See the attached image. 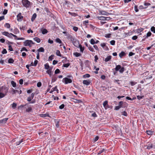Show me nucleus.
Instances as JSON below:
<instances>
[{
	"mask_svg": "<svg viewBox=\"0 0 155 155\" xmlns=\"http://www.w3.org/2000/svg\"><path fill=\"white\" fill-rule=\"evenodd\" d=\"M115 69L116 71H119L120 73H123L124 71V67H121L120 65H116Z\"/></svg>",
	"mask_w": 155,
	"mask_h": 155,
	"instance_id": "1",
	"label": "nucleus"
},
{
	"mask_svg": "<svg viewBox=\"0 0 155 155\" xmlns=\"http://www.w3.org/2000/svg\"><path fill=\"white\" fill-rule=\"evenodd\" d=\"M8 88L5 85L0 87V91L7 94L8 91Z\"/></svg>",
	"mask_w": 155,
	"mask_h": 155,
	"instance_id": "2",
	"label": "nucleus"
},
{
	"mask_svg": "<svg viewBox=\"0 0 155 155\" xmlns=\"http://www.w3.org/2000/svg\"><path fill=\"white\" fill-rule=\"evenodd\" d=\"M24 45L25 46H29L30 47L31 46V45L35 44V43L32 40H26L24 42Z\"/></svg>",
	"mask_w": 155,
	"mask_h": 155,
	"instance_id": "3",
	"label": "nucleus"
},
{
	"mask_svg": "<svg viewBox=\"0 0 155 155\" xmlns=\"http://www.w3.org/2000/svg\"><path fill=\"white\" fill-rule=\"evenodd\" d=\"M22 3L23 5L26 8L29 7L30 5V2L28 0H22Z\"/></svg>",
	"mask_w": 155,
	"mask_h": 155,
	"instance_id": "4",
	"label": "nucleus"
},
{
	"mask_svg": "<svg viewBox=\"0 0 155 155\" xmlns=\"http://www.w3.org/2000/svg\"><path fill=\"white\" fill-rule=\"evenodd\" d=\"M62 82L64 83L65 84H67L69 83H71L72 82L71 79L69 78H68L65 77L63 78Z\"/></svg>",
	"mask_w": 155,
	"mask_h": 155,
	"instance_id": "5",
	"label": "nucleus"
},
{
	"mask_svg": "<svg viewBox=\"0 0 155 155\" xmlns=\"http://www.w3.org/2000/svg\"><path fill=\"white\" fill-rule=\"evenodd\" d=\"M119 105L121 107L124 108L127 106L128 104L126 102L123 103L122 101H120L119 103Z\"/></svg>",
	"mask_w": 155,
	"mask_h": 155,
	"instance_id": "6",
	"label": "nucleus"
},
{
	"mask_svg": "<svg viewBox=\"0 0 155 155\" xmlns=\"http://www.w3.org/2000/svg\"><path fill=\"white\" fill-rule=\"evenodd\" d=\"M25 108H26L25 111L27 112H31L32 111V108L30 107V105H28V104L27 103V105H26L25 107Z\"/></svg>",
	"mask_w": 155,
	"mask_h": 155,
	"instance_id": "7",
	"label": "nucleus"
},
{
	"mask_svg": "<svg viewBox=\"0 0 155 155\" xmlns=\"http://www.w3.org/2000/svg\"><path fill=\"white\" fill-rule=\"evenodd\" d=\"M72 43L75 46L78 48H79L81 45L80 44L79 41L77 39H76V40L75 41Z\"/></svg>",
	"mask_w": 155,
	"mask_h": 155,
	"instance_id": "8",
	"label": "nucleus"
},
{
	"mask_svg": "<svg viewBox=\"0 0 155 155\" xmlns=\"http://www.w3.org/2000/svg\"><path fill=\"white\" fill-rule=\"evenodd\" d=\"M17 21H22L23 19V16L21 15V13H19L17 16Z\"/></svg>",
	"mask_w": 155,
	"mask_h": 155,
	"instance_id": "9",
	"label": "nucleus"
},
{
	"mask_svg": "<svg viewBox=\"0 0 155 155\" xmlns=\"http://www.w3.org/2000/svg\"><path fill=\"white\" fill-rule=\"evenodd\" d=\"M35 94V93H32L31 95V96L27 98V101L30 102L31 101V100L33 98Z\"/></svg>",
	"mask_w": 155,
	"mask_h": 155,
	"instance_id": "10",
	"label": "nucleus"
},
{
	"mask_svg": "<svg viewBox=\"0 0 155 155\" xmlns=\"http://www.w3.org/2000/svg\"><path fill=\"white\" fill-rule=\"evenodd\" d=\"M99 12V14L102 15H108L109 14V13L104 11H100Z\"/></svg>",
	"mask_w": 155,
	"mask_h": 155,
	"instance_id": "11",
	"label": "nucleus"
},
{
	"mask_svg": "<svg viewBox=\"0 0 155 155\" xmlns=\"http://www.w3.org/2000/svg\"><path fill=\"white\" fill-rule=\"evenodd\" d=\"M103 105L105 109H106L108 108V101H104L103 103Z\"/></svg>",
	"mask_w": 155,
	"mask_h": 155,
	"instance_id": "12",
	"label": "nucleus"
},
{
	"mask_svg": "<svg viewBox=\"0 0 155 155\" xmlns=\"http://www.w3.org/2000/svg\"><path fill=\"white\" fill-rule=\"evenodd\" d=\"M8 118H5L2 120H0V124L6 123L7 121L8 120Z\"/></svg>",
	"mask_w": 155,
	"mask_h": 155,
	"instance_id": "13",
	"label": "nucleus"
},
{
	"mask_svg": "<svg viewBox=\"0 0 155 155\" xmlns=\"http://www.w3.org/2000/svg\"><path fill=\"white\" fill-rule=\"evenodd\" d=\"M41 31L42 34L43 35L45 34L48 32V31L45 28H41Z\"/></svg>",
	"mask_w": 155,
	"mask_h": 155,
	"instance_id": "14",
	"label": "nucleus"
},
{
	"mask_svg": "<svg viewBox=\"0 0 155 155\" xmlns=\"http://www.w3.org/2000/svg\"><path fill=\"white\" fill-rule=\"evenodd\" d=\"M91 82L90 81H87L86 80H84L83 81V83L84 84H85L87 85H88L90 84Z\"/></svg>",
	"mask_w": 155,
	"mask_h": 155,
	"instance_id": "15",
	"label": "nucleus"
},
{
	"mask_svg": "<svg viewBox=\"0 0 155 155\" xmlns=\"http://www.w3.org/2000/svg\"><path fill=\"white\" fill-rule=\"evenodd\" d=\"M57 79V77L55 75H54L52 77L51 82H54L56 81Z\"/></svg>",
	"mask_w": 155,
	"mask_h": 155,
	"instance_id": "16",
	"label": "nucleus"
},
{
	"mask_svg": "<svg viewBox=\"0 0 155 155\" xmlns=\"http://www.w3.org/2000/svg\"><path fill=\"white\" fill-rule=\"evenodd\" d=\"M126 54L125 52L123 51H122L120 53L119 56L120 58H122L123 57L125 56Z\"/></svg>",
	"mask_w": 155,
	"mask_h": 155,
	"instance_id": "17",
	"label": "nucleus"
},
{
	"mask_svg": "<svg viewBox=\"0 0 155 155\" xmlns=\"http://www.w3.org/2000/svg\"><path fill=\"white\" fill-rule=\"evenodd\" d=\"M36 16H37L36 14V13L34 14L32 16V17H31V21H32L33 22L35 20V19L36 18Z\"/></svg>",
	"mask_w": 155,
	"mask_h": 155,
	"instance_id": "18",
	"label": "nucleus"
},
{
	"mask_svg": "<svg viewBox=\"0 0 155 155\" xmlns=\"http://www.w3.org/2000/svg\"><path fill=\"white\" fill-rule=\"evenodd\" d=\"M33 39L37 43H39L41 41V40L40 38L38 37H35L33 38Z\"/></svg>",
	"mask_w": 155,
	"mask_h": 155,
	"instance_id": "19",
	"label": "nucleus"
},
{
	"mask_svg": "<svg viewBox=\"0 0 155 155\" xmlns=\"http://www.w3.org/2000/svg\"><path fill=\"white\" fill-rule=\"evenodd\" d=\"M111 58V55H109L105 58L104 61L105 62H107L110 60Z\"/></svg>",
	"mask_w": 155,
	"mask_h": 155,
	"instance_id": "20",
	"label": "nucleus"
},
{
	"mask_svg": "<svg viewBox=\"0 0 155 155\" xmlns=\"http://www.w3.org/2000/svg\"><path fill=\"white\" fill-rule=\"evenodd\" d=\"M47 14V15H49L50 17L54 18V15L50 11Z\"/></svg>",
	"mask_w": 155,
	"mask_h": 155,
	"instance_id": "21",
	"label": "nucleus"
},
{
	"mask_svg": "<svg viewBox=\"0 0 155 155\" xmlns=\"http://www.w3.org/2000/svg\"><path fill=\"white\" fill-rule=\"evenodd\" d=\"M40 116L41 117H49V115L48 114H40Z\"/></svg>",
	"mask_w": 155,
	"mask_h": 155,
	"instance_id": "22",
	"label": "nucleus"
},
{
	"mask_svg": "<svg viewBox=\"0 0 155 155\" xmlns=\"http://www.w3.org/2000/svg\"><path fill=\"white\" fill-rule=\"evenodd\" d=\"M98 18V19L100 20L104 21L106 20L107 19L106 17H104L103 16L99 17Z\"/></svg>",
	"mask_w": 155,
	"mask_h": 155,
	"instance_id": "23",
	"label": "nucleus"
},
{
	"mask_svg": "<svg viewBox=\"0 0 155 155\" xmlns=\"http://www.w3.org/2000/svg\"><path fill=\"white\" fill-rule=\"evenodd\" d=\"M14 33L15 34H17L19 33V31L18 29L17 28H15L14 29Z\"/></svg>",
	"mask_w": 155,
	"mask_h": 155,
	"instance_id": "24",
	"label": "nucleus"
},
{
	"mask_svg": "<svg viewBox=\"0 0 155 155\" xmlns=\"http://www.w3.org/2000/svg\"><path fill=\"white\" fill-rule=\"evenodd\" d=\"M153 148V144L152 143H150L147 146V148L148 149H150L152 148Z\"/></svg>",
	"mask_w": 155,
	"mask_h": 155,
	"instance_id": "25",
	"label": "nucleus"
},
{
	"mask_svg": "<svg viewBox=\"0 0 155 155\" xmlns=\"http://www.w3.org/2000/svg\"><path fill=\"white\" fill-rule=\"evenodd\" d=\"M6 94L0 91V99L4 97Z\"/></svg>",
	"mask_w": 155,
	"mask_h": 155,
	"instance_id": "26",
	"label": "nucleus"
},
{
	"mask_svg": "<svg viewBox=\"0 0 155 155\" xmlns=\"http://www.w3.org/2000/svg\"><path fill=\"white\" fill-rule=\"evenodd\" d=\"M70 4V2H69L66 0L65 1V2H64L63 5L64 6L67 5L68 6V5H69Z\"/></svg>",
	"mask_w": 155,
	"mask_h": 155,
	"instance_id": "27",
	"label": "nucleus"
},
{
	"mask_svg": "<svg viewBox=\"0 0 155 155\" xmlns=\"http://www.w3.org/2000/svg\"><path fill=\"white\" fill-rule=\"evenodd\" d=\"M38 51L39 52H44L45 51L43 47H40L38 50Z\"/></svg>",
	"mask_w": 155,
	"mask_h": 155,
	"instance_id": "28",
	"label": "nucleus"
},
{
	"mask_svg": "<svg viewBox=\"0 0 155 155\" xmlns=\"http://www.w3.org/2000/svg\"><path fill=\"white\" fill-rule=\"evenodd\" d=\"M68 13L71 15L75 17L77 15L76 13L74 12L72 13L69 12H68Z\"/></svg>",
	"mask_w": 155,
	"mask_h": 155,
	"instance_id": "29",
	"label": "nucleus"
},
{
	"mask_svg": "<svg viewBox=\"0 0 155 155\" xmlns=\"http://www.w3.org/2000/svg\"><path fill=\"white\" fill-rule=\"evenodd\" d=\"M4 27L8 28H9L11 27L10 25L8 23H6L4 25Z\"/></svg>",
	"mask_w": 155,
	"mask_h": 155,
	"instance_id": "30",
	"label": "nucleus"
},
{
	"mask_svg": "<svg viewBox=\"0 0 155 155\" xmlns=\"http://www.w3.org/2000/svg\"><path fill=\"white\" fill-rule=\"evenodd\" d=\"M73 54L76 57H79L81 55V54L80 53H78L77 52H74L73 53Z\"/></svg>",
	"mask_w": 155,
	"mask_h": 155,
	"instance_id": "31",
	"label": "nucleus"
},
{
	"mask_svg": "<svg viewBox=\"0 0 155 155\" xmlns=\"http://www.w3.org/2000/svg\"><path fill=\"white\" fill-rule=\"evenodd\" d=\"M126 98L127 100L131 101L135 100L136 99V97H133L132 98H131L130 97L128 96L126 97Z\"/></svg>",
	"mask_w": 155,
	"mask_h": 155,
	"instance_id": "32",
	"label": "nucleus"
},
{
	"mask_svg": "<svg viewBox=\"0 0 155 155\" xmlns=\"http://www.w3.org/2000/svg\"><path fill=\"white\" fill-rule=\"evenodd\" d=\"M26 105H27V103L26 104H25V105H23V104H21V105H20V106H19L18 107V109H20V108H21L24 107H25V106H26Z\"/></svg>",
	"mask_w": 155,
	"mask_h": 155,
	"instance_id": "33",
	"label": "nucleus"
},
{
	"mask_svg": "<svg viewBox=\"0 0 155 155\" xmlns=\"http://www.w3.org/2000/svg\"><path fill=\"white\" fill-rule=\"evenodd\" d=\"M11 84L13 87H16V83L14 81H12L11 82Z\"/></svg>",
	"mask_w": 155,
	"mask_h": 155,
	"instance_id": "34",
	"label": "nucleus"
},
{
	"mask_svg": "<svg viewBox=\"0 0 155 155\" xmlns=\"http://www.w3.org/2000/svg\"><path fill=\"white\" fill-rule=\"evenodd\" d=\"M89 50L91 51V52H94V49L93 47L91 46L90 45H89V47L88 48Z\"/></svg>",
	"mask_w": 155,
	"mask_h": 155,
	"instance_id": "35",
	"label": "nucleus"
},
{
	"mask_svg": "<svg viewBox=\"0 0 155 155\" xmlns=\"http://www.w3.org/2000/svg\"><path fill=\"white\" fill-rule=\"evenodd\" d=\"M14 61V60L12 58H9L8 60V63H13Z\"/></svg>",
	"mask_w": 155,
	"mask_h": 155,
	"instance_id": "36",
	"label": "nucleus"
},
{
	"mask_svg": "<svg viewBox=\"0 0 155 155\" xmlns=\"http://www.w3.org/2000/svg\"><path fill=\"white\" fill-rule=\"evenodd\" d=\"M45 68L46 69H48L50 68V67L48 63H46L45 65Z\"/></svg>",
	"mask_w": 155,
	"mask_h": 155,
	"instance_id": "37",
	"label": "nucleus"
},
{
	"mask_svg": "<svg viewBox=\"0 0 155 155\" xmlns=\"http://www.w3.org/2000/svg\"><path fill=\"white\" fill-rule=\"evenodd\" d=\"M70 64L69 63L64 64L63 65L62 67L65 68H68L70 66Z\"/></svg>",
	"mask_w": 155,
	"mask_h": 155,
	"instance_id": "38",
	"label": "nucleus"
},
{
	"mask_svg": "<svg viewBox=\"0 0 155 155\" xmlns=\"http://www.w3.org/2000/svg\"><path fill=\"white\" fill-rule=\"evenodd\" d=\"M56 55L59 56L61 57V56L60 51L58 50H57L56 52Z\"/></svg>",
	"mask_w": 155,
	"mask_h": 155,
	"instance_id": "39",
	"label": "nucleus"
},
{
	"mask_svg": "<svg viewBox=\"0 0 155 155\" xmlns=\"http://www.w3.org/2000/svg\"><path fill=\"white\" fill-rule=\"evenodd\" d=\"M55 41H56L57 42V43H58L59 44H61L62 43V41H61V40L58 38H56V40H55Z\"/></svg>",
	"mask_w": 155,
	"mask_h": 155,
	"instance_id": "40",
	"label": "nucleus"
},
{
	"mask_svg": "<svg viewBox=\"0 0 155 155\" xmlns=\"http://www.w3.org/2000/svg\"><path fill=\"white\" fill-rule=\"evenodd\" d=\"M17 93H19V91L17 90H15L14 89L12 88V94H15Z\"/></svg>",
	"mask_w": 155,
	"mask_h": 155,
	"instance_id": "41",
	"label": "nucleus"
},
{
	"mask_svg": "<svg viewBox=\"0 0 155 155\" xmlns=\"http://www.w3.org/2000/svg\"><path fill=\"white\" fill-rule=\"evenodd\" d=\"M60 121L56 122V126L57 128H59L60 126Z\"/></svg>",
	"mask_w": 155,
	"mask_h": 155,
	"instance_id": "42",
	"label": "nucleus"
},
{
	"mask_svg": "<svg viewBox=\"0 0 155 155\" xmlns=\"http://www.w3.org/2000/svg\"><path fill=\"white\" fill-rule=\"evenodd\" d=\"M73 37V36L72 35L69 34L68 35H67V38L68 40H71Z\"/></svg>",
	"mask_w": 155,
	"mask_h": 155,
	"instance_id": "43",
	"label": "nucleus"
},
{
	"mask_svg": "<svg viewBox=\"0 0 155 155\" xmlns=\"http://www.w3.org/2000/svg\"><path fill=\"white\" fill-rule=\"evenodd\" d=\"M91 116L92 117H97V114H96L95 112L93 113V114H91Z\"/></svg>",
	"mask_w": 155,
	"mask_h": 155,
	"instance_id": "44",
	"label": "nucleus"
},
{
	"mask_svg": "<svg viewBox=\"0 0 155 155\" xmlns=\"http://www.w3.org/2000/svg\"><path fill=\"white\" fill-rule=\"evenodd\" d=\"M80 48V51L82 52H83V51L84 50V47H82V45H81L79 47Z\"/></svg>",
	"mask_w": 155,
	"mask_h": 155,
	"instance_id": "45",
	"label": "nucleus"
},
{
	"mask_svg": "<svg viewBox=\"0 0 155 155\" xmlns=\"http://www.w3.org/2000/svg\"><path fill=\"white\" fill-rule=\"evenodd\" d=\"M75 101H74V102L76 103H80L82 102V101L80 100H77L74 99Z\"/></svg>",
	"mask_w": 155,
	"mask_h": 155,
	"instance_id": "46",
	"label": "nucleus"
},
{
	"mask_svg": "<svg viewBox=\"0 0 155 155\" xmlns=\"http://www.w3.org/2000/svg\"><path fill=\"white\" fill-rule=\"evenodd\" d=\"M147 134L148 135H151L153 134V132L150 130L147 131Z\"/></svg>",
	"mask_w": 155,
	"mask_h": 155,
	"instance_id": "47",
	"label": "nucleus"
},
{
	"mask_svg": "<svg viewBox=\"0 0 155 155\" xmlns=\"http://www.w3.org/2000/svg\"><path fill=\"white\" fill-rule=\"evenodd\" d=\"M121 113L122 115H123L125 116H127L128 115L127 112L125 111L121 112Z\"/></svg>",
	"mask_w": 155,
	"mask_h": 155,
	"instance_id": "48",
	"label": "nucleus"
},
{
	"mask_svg": "<svg viewBox=\"0 0 155 155\" xmlns=\"http://www.w3.org/2000/svg\"><path fill=\"white\" fill-rule=\"evenodd\" d=\"M2 34L3 35L7 36H8V35L9 34V33L6 31H4L3 32H2Z\"/></svg>",
	"mask_w": 155,
	"mask_h": 155,
	"instance_id": "49",
	"label": "nucleus"
},
{
	"mask_svg": "<svg viewBox=\"0 0 155 155\" xmlns=\"http://www.w3.org/2000/svg\"><path fill=\"white\" fill-rule=\"evenodd\" d=\"M106 150L105 149H103L102 150H100L98 153V154H100L101 153H102L104 152V151H105Z\"/></svg>",
	"mask_w": 155,
	"mask_h": 155,
	"instance_id": "50",
	"label": "nucleus"
},
{
	"mask_svg": "<svg viewBox=\"0 0 155 155\" xmlns=\"http://www.w3.org/2000/svg\"><path fill=\"white\" fill-rule=\"evenodd\" d=\"M150 30L151 31L155 33V27H152L151 28Z\"/></svg>",
	"mask_w": 155,
	"mask_h": 155,
	"instance_id": "51",
	"label": "nucleus"
},
{
	"mask_svg": "<svg viewBox=\"0 0 155 155\" xmlns=\"http://www.w3.org/2000/svg\"><path fill=\"white\" fill-rule=\"evenodd\" d=\"M90 42L91 44L92 45H94V44H95V41L93 38L91 39L90 41Z\"/></svg>",
	"mask_w": 155,
	"mask_h": 155,
	"instance_id": "52",
	"label": "nucleus"
},
{
	"mask_svg": "<svg viewBox=\"0 0 155 155\" xmlns=\"http://www.w3.org/2000/svg\"><path fill=\"white\" fill-rule=\"evenodd\" d=\"M115 40H112L110 41V43L111 45H114L115 44Z\"/></svg>",
	"mask_w": 155,
	"mask_h": 155,
	"instance_id": "53",
	"label": "nucleus"
},
{
	"mask_svg": "<svg viewBox=\"0 0 155 155\" xmlns=\"http://www.w3.org/2000/svg\"><path fill=\"white\" fill-rule=\"evenodd\" d=\"M90 75L89 74H87L84 75L83 76V77L84 78H89L90 77Z\"/></svg>",
	"mask_w": 155,
	"mask_h": 155,
	"instance_id": "54",
	"label": "nucleus"
},
{
	"mask_svg": "<svg viewBox=\"0 0 155 155\" xmlns=\"http://www.w3.org/2000/svg\"><path fill=\"white\" fill-rule=\"evenodd\" d=\"M151 35V33L150 31H149L147 34L146 38H147L150 36Z\"/></svg>",
	"mask_w": 155,
	"mask_h": 155,
	"instance_id": "55",
	"label": "nucleus"
},
{
	"mask_svg": "<svg viewBox=\"0 0 155 155\" xmlns=\"http://www.w3.org/2000/svg\"><path fill=\"white\" fill-rule=\"evenodd\" d=\"M76 39H77L75 38L73 36L70 40L73 43L74 42V41H75L76 40Z\"/></svg>",
	"mask_w": 155,
	"mask_h": 155,
	"instance_id": "56",
	"label": "nucleus"
},
{
	"mask_svg": "<svg viewBox=\"0 0 155 155\" xmlns=\"http://www.w3.org/2000/svg\"><path fill=\"white\" fill-rule=\"evenodd\" d=\"M54 55H51L49 57L48 60L49 61H52L54 58Z\"/></svg>",
	"mask_w": 155,
	"mask_h": 155,
	"instance_id": "57",
	"label": "nucleus"
},
{
	"mask_svg": "<svg viewBox=\"0 0 155 155\" xmlns=\"http://www.w3.org/2000/svg\"><path fill=\"white\" fill-rule=\"evenodd\" d=\"M60 72V70L58 69H57L54 71L55 74H59Z\"/></svg>",
	"mask_w": 155,
	"mask_h": 155,
	"instance_id": "58",
	"label": "nucleus"
},
{
	"mask_svg": "<svg viewBox=\"0 0 155 155\" xmlns=\"http://www.w3.org/2000/svg\"><path fill=\"white\" fill-rule=\"evenodd\" d=\"M111 34L109 33L106 34L105 35V37L107 38H109L111 37Z\"/></svg>",
	"mask_w": 155,
	"mask_h": 155,
	"instance_id": "59",
	"label": "nucleus"
},
{
	"mask_svg": "<svg viewBox=\"0 0 155 155\" xmlns=\"http://www.w3.org/2000/svg\"><path fill=\"white\" fill-rule=\"evenodd\" d=\"M17 106V104L15 103H13L12 104V107L13 108H15Z\"/></svg>",
	"mask_w": 155,
	"mask_h": 155,
	"instance_id": "60",
	"label": "nucleus"
},
{
	"mask_svg": "<svg viewBox=\"0 0 155 155\" xmlns=\"http://www.w3.org/2000/svg\"><path fill=\"white\" fill-rule=\"evenodd\" d=\"M64 104H62L59 106V108L60 109H62L64 108Z\"/></svg>",
	"mask_w": 155,
	"mask_h": 155,
	"instance_id": "61",
	"label": "nucleus"
},
{
	"mask_svg": "<svg viewBox=\"0 0 155 155\" xmlns=\"http://www.w3.org/2000/svg\"><path fill=\"white\" fill-rule=\"evenodd\" d=\"M134 10L136 12H137L139 11L137 6V5H135L134 6Z\"/></svg>",
	"mask_w": 155,
	"mask_h": 155,
	"instance_id": "62",
	"label": "nucleus"
},
{
	"mask_svg": "<svg viewBox=\"0 0 155 155\" xmlns=\"http://www.w3.org/2000/svg\"><path fill=\"white\" fill-rule=\"evenodd\" d=\"M8 50L10 51H13L11 45H9L8 46Z\"/></svg>",
	"mask_w": 155,
	"mask_h": 155,
	"instance_id": "63",
	"label": "nucleus"
},
{
	"mask_svg": "<svg viewBox=\"0 0 155 155\" xmlns=\"http://www.w3.org/2000/svg\"><path fill=\"white\" fill-rule=\"evenodd\" d=\"M2 53L3 54H6L7 53V50L5 49H4L3 51H2Z\"/></svg>",
	"mask_w": 155,
	"mask_h": 155,
	"instance_id": "64",
	"label": "nucleus"
}]
</instances>
